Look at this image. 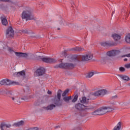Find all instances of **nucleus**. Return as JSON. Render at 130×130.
I'll return each instance as SVG.
<instances>
[{"mask_svg": "<svg viewBox=\"0 0 130 130\" xmlns=\"http://www.w3.org/2000/svg\"><path fill=\"white\" fill-rule=\"evenodd\" d=\"M112 104H114V103H113Z\"/></svg>", "mask_w": 130, "mask_h": 130, "instance_id": "54", "label": "nucleus"}, {"mask_svg": "<svg viewBox=\"0 0 130 130\" xmlns=\"http://www.w3.org/2000/svg\"><path fill=\"white\" fill-rule=\"evenodd\" d=\"M22 19H26V21H28V20H36L34 18V15L30 11H23L22 13Z\"/></svg>", "mask_w": 130, "mask_h": 130, "instance_id": "3", "label": "nucleus"}, {"mask_svg": "<svg viewBox=\"0 0 130 130\" xmlns=\"http://www.w3.org/2000/svg\"><path fill=\"white\" fill-rule=\"evenodd\" d=\"M4 126H6L7 128H10L11 126H12V125L11 124H6L5 123H2L0 124V128L1 130H5L4 129Z\"/></svg>", "mask_w": 130, "mask_h": 130, "instance_id": "17", "label": "nucleus"}, {"mask_svg": "<svg viewBox=\"0 0 130 130\" xmlns=\"http://www.w3.org/2000/svg\"><path fill=\"white\" fill-rule=\"evenodd\" d=\"M24 124H25V122L23 120H21L20 121L14 123L13 124V126L19 127V126H22L24 125Z\"/></svg>", "mask_w": 130, "mask_h": 130, "instance_id": "16", "label": "nucleus"}, {"mask_svg": "<svg viewBox=\"0 0 130 130\" xmlns=\"http://www.w3.org/2000/svg\"><path fill=\"white\" fill-rule=\"evenodd\" d=\"M69 92H70V90L69 89H66V90H64V92L62 93V96H67V94H68V93H69Z\"/></svg>", "mask_w": 130, "mask_h": 130, "instance_id": "27", "label": "nucleus"}, {"mask_svg": "<svg viewBox=\"0 0 130 130\" xmlns=\"http://www.w3.org/2000/svg\"><path fill=\"white\" fill-rule=\"evenodd\" d=\"M64 20L63 19H61V20H60L59 21V24L60 25H64Z\"/></svg>", "mask_w": 130, "mask_h": 130, "instance_id": "39", "label": "nucleus"}, {"mask_svg": "<svg viewBox=\"0 0 130 130\" xmlns=\"http://www.w3.org/2000/svg\"><path fill=\"white\" fill-rule=\"evenodd\" d=\"M128 86H130V83L128 84Z\"/></svg>", "mask_w": 130, "mask_h": 130, "instance_id": "52", "label": "nucleus"}, {"mask_svg": "<svg viewBox=\"0 0 130 130\" xmlns=\"http://www.w3.org/2000/svg\"><path fill=\"white\" fill-rule=\"evenodd\" d=\"M107 60H108V57L106 56L102 58V59H101V62L103 63V64H105Z\"/></svg>", "mask_w": 130, "mask_h": 130, "instance_id": "22", "label": "nucleus"}, {"mask_svg": "<svg viewBox=\"0 0 130 130\" xmlns=\"http://www.w3.org/2000/svg\"><path fill=\"white\" fill-rule=\"evenodd\" d=\"M125 40L127 43L130 44V34L125 36Z\"/></svg>", "mask_w": 130, "mask_h": 130, "instance_id": "26", "label": "nucleus"}, {"mask_svg": "<svg viewBox=\"0 0 130 130\" xmlns=\"http://www.w3.org/2000/svg\"><path fill=\"white\" fill-rule=\"evenodd\" d=\"M54 69H65V70H71L75 68V65L72 63H61L54 66Z\"/></svg>", "mask_w": 130, "mask_h": 130, "instance_id": "2", "label": "nucleus"}, {"mask_svg": "<svg viewBox=\"0 0 130 130\" xmlns=\"http://www.w3.org/2000/svg\"><path fill=\"white\" fill-rule=\"evenodd\" d=\"M38 59H41L44 62H46L47 63H55L57 60L54 58H51L50 57H43V56H38Z\"/></svg>", "mask_w": 130, "mask_h": 130, "instance_id": "7", "label": "nucleus"}, {"mask_svg": "<svg viewBox=\"0 0 130 130\" xmlns=\"http://www.w3.org/2000/svg\"><path fill=\"white\" fill-rule=\"evenodd\" d=\"M113 14H114V12H113L112 13V15H113Z\"/></svg>", "mask_w": 130, "mask_h": 130, "instance_id": "50", "label": "nucleus"}, {"mask_svg": "<svg viewBox=\"0 0 130 130\" xmlns=\"http://www.w3.org/2000/svg\"><path fill=\"white\" fill-rule=\"evenodd\" d=\"M1 2H5V3H9L10 4H14V0H0Z\"/></svg>", "mask_w": 130, "mask_h": 130, "instance_id": "30", "label": "nucleus"}, {"mask_svg": "<svg viewBox=\"0 0 130 130\" xmlns=\"http://www.w3.org/2000/svg\"><path fill=\"white\" fill-rule=\"evenodd\" d=\"M102 45L103 46H115L117 45L116 43H114V42H111L109 43L105 42L102 43Z\"/></svg>", "mask_w": 130, "mask_h": 130, "instance_id": "14", "label": "nucleus"}, {"mask_svg": "<svg viewBox=\"0 0 130 130\" xmlns=\"http://www.w3.org/2000/svg\"><path fill=\"white\" fill-rule=\"evenodd\" d=\"M94 75V72H90L88 74L87 78H91Z\"/></svg>", "mask_w": 130, "mask_h": 130, "instance_id": "34", "label": "nucleus"}, {"mask_svg": "<svg viewBox=\"0 0 130 130\" xmlns=\"http://www.w3.org/2000/svg\"><path fill=\"white\" fill-rule=\"evenodd\" d=\"M36 73L38 77L43 76L45 74V69L42 67H40L37 70Z\"/></svg>", "mask_w": 130, "mask_h": 130, "instance_id": "10", "label": "nucleus"}, {"mask_svg": "<svg viewBox=\"0 0 130 130\" xmlns=\"http://www.w3.org/2000/svg\"><path fill=\"white\" fill-rule=\"evenodd\" d=\"M27 130H38V127L29 128Z\"/></svg>", "mask_w": 130, "mask_h": 130, "instance_id": "42", "label": "nucleus"}, {"mask_svg": "<svg viewBox=\"0 0 130 130\" xmlns=\"http://www.w3.org/2000/svg\"><path fill=\"white\" fill-rule=\"evenodd\" d=\"M92 115H101L100 109H98L91 113Z\"/></svg>", "mask_w": 130, "mask_h": 130, "instance_id": "23", "label": "nucleus"}, {"mask_svg": "<svg viewBox=\"0 0 130 130\" xmlns=\"http://www.w3.org/2000/svg\"><path fill=\"white\" fill-rule=\"evenodd\" d=\"M119 52H120L118 50H113L107 52V55H108V56H115V55H117Z\"/></svg>", "mask_w": 130, "mask_h": 130, "instance_id": "11", "label": "nucleus"}, {"mask_svg": "<svg viewBox=\"0 0 130 130\" xmlns=\"http://www.w3.org/2000/svg\"><path fill=\"white\" fill-rule=\"evenodd\" d=\"M11 98L12 99L13 101H14V102H16L17 104H20V103H21L20 102H18V101H17V97L12 96Z\"/></svg>", "mask_w": 130, "mask_h": 130, "instance_id": "29", "label": "nucleus"}, {"mask_svg": "<svg viewBox=\"0 0 130 130\" xmlns=\"http://www.w3.org/2000/svg\"><path fill=\"white\" fill-rule=\"evenodd\" d=\"M72 50H74V51L80 52V51H83V50H84V48L81 47H76V48H73Z\"/></svg>", "mask_w": 130, "mask_h": 130, "instance_id": "25", "label": "nucleus"}, {"mask_svg": "<svg viewBox=\"0 0 130 130\" xmlns=\"http://www.w3.org/2000/svg\"><path fill=\"white\" fill-rule=\"evenodd\" d=\"M47 93L49 95H51V94H52V92L51 91H50V90H48Z\"/></svg>", "mask_w": 130, "mask_h": 130, "instance_id": "46", "label": "nucleus"}, {"mask_svg": "<svg viewBox=\"0 0 130 130\" xmlns=\"http://www.w3.org/2000/svg\"><path fill=\"white\" fill-rule=\"evenodd\" d=\"M35 105H36L37 106L40 105V100H39L36 101L35 103Z\"/></svg>", "mask_w": 130, "mask_h": 130, "instance_id": "36", "label": "nucleus"}, {"mask_svg": "<svg viewBox=\"0 0 130 130\" xmlns=\"http://www.w3.org/2000/svg\"><path fill=\"white\" fill-rule=\"evenodd\" d=\"M57 30H60V28H57Z\"/></svg>", "mask_w": 130, "mask_h": 130, "instance_id": "51", "label": "nucleus"}, {"mask_svg": "<svg viewBox=\"0 0 130 130\" xmlns=\"http://www.w3.org/2000/svg\"><path fill=\"white\" fill-rule=\"evenodd\" d=\"M77 100H78V94H76L74 96L72 102H73V103H75V102H77Z\"/></svg>", "mask_w": 130, "mask_h": 130, "instance_id": "31", "label": "nucleus"}, {"mask_svg": "<svg viewBox=\"0 0 130 130\" xmlns=\"http://www.w3.org/2000/svg\"><path fill=\"white\" fill-rule=\"evenodd\" d=\"M0 85L3 86H10V85H20L19 82L16 81H11L9 79H3L0 81Z\"/></svg>", "mask_w": 130, "mask_h": 130, "instance_id": "6", "label": "nucleus"}, {"mask_svg": "<svg viewBox=\"0 0 130 130\" xmlns=\"http://www.w3.org/2000/svg\"><path fill=\"white\" fill-rule=\"evenodd\" d=\"M119 77L123 81H129V77L126 75H119Z\"/></svg>", "mask_w": 130, "mask_h": 130, "instance_id": "20", "label": "nucleus"}, {"mask_svg": "<svg viewBox=\"0 0 130 130\" xmlns=\"http://www.w3.org/2000/svg\"><path fill=\"white\" fill-rule=\"evenodd\" d=\"M21 32H22V34H29V30L26 29L21 30Z\"/></svg>", "mask_w": 130, "mask_h": 130, "instance_id": "28", "label": "nucleus"}, {"mask_svg": "<svg viewBox=\"0 0 130 130\" xmlns=\"http://www.w3.org/2000/svg\"><path fill=\"white\" fill-rule=\"evenodd\" d=\"M60 128V126L59 125L54 126V128Z\"/></svg>", "mask_w": 130, "mask_h": 130, "instance_id": "47", "label": "nucleus"}, {"mask_svg": "<svg viewBox=\"0 0 130 130\" xmlns=\"http://www.w3.org/2000/svg\"><path fill=\"white\" fill-rule=\"evenodd\" d=\"M90 99H87L86 96H82L80 99V102L82 104H88Z\"/></svg>", "mask_w": 130, "mask_h": 130, "instance_id": "12", "label": "nucleus"}, {"mask_svg": "<svg viewBox=\"0 0 130 130\" xmlns=\"http://www.w3.org/2000/svg\"><path fill=\"white\" fill-rule=\"evenodd\" d=\"M108 93V91L105 89H100L91 94V96H94V97H103L105 95H106Z\"/></svg>", "mask_w": 130, "mask_h": 130, "instance_id": "4", "label": "nucleus"}, {"mask_svg": "<svg viewBox=\"0 0 130 130\" xmlns=\"http://www.w3.org/2000/svg\"><path fill=\"white\" fill-rule=\"evenodd\" d=\"M63 55L65 57H67V51H64L63 52Z\"/></svg>", "mask_w": 130, "mask_h": 130, "instance_id": "45", "label": "nucleus"}, {"mask_svg": "<svg viewBox=\"0 0 130 130\" xmlns=\"http://www.w3.org/2000/svg\"><path fill=\"white\" fill-rule=\"evenodd\" d=\"M1 93H2V91L0 90V94H1Z\"/></svg>", "mask_w": 130, "mask_h": 130, "instance_id": "53", "label": "nucleus"}, {"mask_svg": "<svg viewBox=\"0 0 130 130\" xmlns=\"http://www.w3.org/2000/svg\"><path fill=\"white\" fill-rule=\"evenodd\" d=\"M15 54L18 57H27L28 56V54L26 53L15 52Z\"/></svg>", "mask_w": 130, "mask_h": 130, "instance_id": "13", "label": "nucleus"}, {"mask_svg": "<svg viewBox=\"0 0 130 130\" xmlns=\"http://www.w3.org/2000/svg\"><path fill=\"white\" fill-rule=\"evenodd\" d=\"M112 37L113 38L115 41H118L121 38L120 36L116 34H114L112 35Z\"/></svg>", "mask_w": 130, "mask_h": 130, "instance_id": "18", "label": "nucleus"}, {"mask_svg": "<svg viewBox=\"0 0 130 130\" xmlns=\"http://www.w3.org/2000/svg\"><path fill=\"white\" fill-rule=\"evenodd\" d=\"M75 108L77 109V110L83 111L86 110V109H94V107H88L81 103H78L75 105Z\"/></svg>", "mask_w": 130, "mask_h": 130, "instance_id": "8", "label": "nucleus"}, {"mask_svg": "<svg viewBox=\"0 0 130 130\" xmlns=\"http://www.w3.org/2000/svg\"><path fill=\"white\" fill-rule=\"evenodd\" d=\"M124 68H125V69H130V63L128 64H125L124 65Z\"/></svg>", "mask_w": 130, "mask_h": 130, "instance_id": "37", "label": "nucleus"}, {"mask_svg": "<svg viewBox=\"0 0 130 130\" xmlns=\"http://www.w3.org/2000/svg\"><path fill=\"white\" fill-rule=\"evenodd\" d=\"M14 75L16 77H23V78H25V71L23 70L21 72L15 73L14 74Z\"/></svg>", "mask_w": 130, "mask_h": 130, "instance_id": "15", "label": "nucleus"}, {"mask_svg": "<svg viewBox=\"0 0 130 130\" xmlns=\"http://www.w3.org/2000/svg\"><path fill=\"white\" fill-rule=\"evenodd\" d=\"M81 115V116H85V115H86L85 114H84V115Z\"/></svg>", "mask_w": 130, "mask_h": 130, "instance_id": "49", "label": "nucleus"}, {"mask_svg": "<svg viewBox=\"0 0 130 130\" xmlns=\"http://www.w3.org/2000/svg\"><path fill=\"white\" fill-rule=\"evenodd\" d=\"M77 60H81V61H88L93 58V55L87 54L82 56H79L77 57Z\"/></svg>", "mask_w": 130, "mask_h": 130, "instance_id": "5", "label": "nucleus"}, {"mask_svg": "<svg viewBox=\"0 0 130 130\" xmlns=\"http://www.w3.org/2000/svg\"><path fill=\"white\" fill-rule=\"evenodd\" d=\"M126 56L127 57H130V53L121 56V57H125Z\"/></svg>", "mask_w": 130, "mask_h": 130, "instance_id": "40", "label": "nucleus"}, {"mask_svg": "<svg viewBox=\"0 0 130 130\" xmlns=\"http://www.w3.org/2000/svg\"><path fill=\"white\" fill-rule=\"evenodd\" d=\"M14 35V29H13L12 26H10L6 30V36L7 38H13Z\"/></svg>", "mask_w": 130, "mask_h": 130, "instance_id": "9", "label": "nucleus"}, {"mask_svg": "<svg viewBox=\"0 0 130 130\" xmlns=\"http://www.w3.org/2000/svg\"><path fill=\"white\" fill-rule=\"evenodd\" d=\"M117 95H114L113 96H111L110 99L111 100H114L115 99H117Z\"/></svg>", "mask_w": 130, "mask_h": 130, "instance_id": "38", "label": "nucleus"}, {"mask_svg": "<svg viewBox=\"0 0 130 130\" xmlns=\"http://www.w3.org/2000/svg\"><path fill=\"white\" fill-rule=\"evenodd\" d=\"M119 70L121 73H124L125 72V68L123 67H120Z\"/></svg>", "mask_w": 130, "mask_h": 130, "instance_id": "33", "label": "nucleus"}, {"mask_svg": "<svg viewBox=\"0 0 130 130\" xmlns=\"http://www.w3.org/2000/svg\"><path fill=\"white\" fill-rule=\"evenodd\" d=\"M106 110H107V112H111V111H113V108L106 107Z\"/></svg>", "mask_w": 130, "mask_h": 130, "instance_id": "32", "label": "nucleus"}, {"mask_svg": "<svg viewBox=\"0 0 130 130\" xmlns=\"http://www.w3.org/2000/svg\"><path fill=\"white\" fill-rule=\"evenodd\" d=\"M8 51H9V52H13V51H14V50H13V49L12 48H8Z\"/></svg>", "mask_w": 130, "mask_h": 130, "instance_id": "44", "label": "nucleus"}, {"mask_svg": "<svg viewBox=\"0 0 130 130\" xmlns=\"http://www.w3.org/2000/svg\"><path fill=\"white\" fill-rule=\"evenodd\" d=\"M63 100L64 101V102H67V103H69L70 101L72 100V96H63Z\"/></svg>", "mask_w": 130, "mask_h": 130, "instance_id": "21", "label": "nucleus"}, {"mask_svg": "<svg viewBox=\"0 0 130 130\" xmlns=\"http://www.w3.org/2000/svg\"><path fill=\"white\" fill-rule=\"evenodd\" d=\"M21 100H24V101H28V98L26 97V96H24V98H22L21 99Z\"/></svg>", "mask_w": 130, "mask_h": 130, "instance_id": "41", "label": "nucleus"}, {"mask_svg": "<svg viewBox=\"0 0 130 130\" xmlns=\"http://www.w3.org/2000/svg\"><path fill=\"white\" fill-rule=\"evenodd\" d=\"M100 109V113H101V115H103L105 113H107V110H106V107L101 108Z\"/></svg>", "mask_w": 130, "mask_h": 130, "instance_id": "19", "label": "nucleus"}, {"mask_svg": "<svg viewBox=\"0 0 130 130\" xmlns=\"http://www.w3.org/2000/svg\"><path fill=\"white\" fill-rule=\"evenodd\" d=\"M1 20H2V24L4 25V26H7V25L8 24V20H7V18H1Z\"/></svg>", "mask_w": 130, "mask_h": 130, "instance_id": "24", "label": "nucleus"}, {"mask_svg": "<svg viewBox=\"0 0 130 130\" xmlns=\"http://www.w3.org/2000/svg\"><path fill=\"white\" fill-rule=\"evenodd\" d=\"M8 96H9L10 98H11L13 96V93L11 92V91H8L7 93Z\"/></svg>", "mask_w": 130, "mask_h": 130, "instance_id": "35", "label": "nucleus"}, {"mask_svg": "<svg viewBox=\"0 0 130 130\" xmlns=\"http://www.w3.org/2000/svg\"><path fill=\"white\" fill-rule=\"evenodd\" d=\"M124 61H127V58H124Z\"/></svg>", "mask_w": 130, "mask_h": 130, "instance_id": "48", "label": "nucleus"}, {"mask_svg": "<svg viewBox=\"0 0 130 130\" xmlns=\"http://www.w3.org/2000/svg\"><path fill=\"white\" fill-rule=\"evenodd\" d=\"M80 127H75L72 130H80Z\"/></svg>", "mask_w": 130, "mask_h": 130, "instance_id": "43", "label": "nucleus"}, {"mask_svg": "<svg viewBox=\"0 0 130 130\" xmlns=\"http://www.w3.org/2000/svg\"><path fill=\"white\" fill-rule=\"evenodd\" d=\"M61 93L62 91L61 89H59L57 91V95H55L54 98L52 100V102L54 104H51L47 107H45V110H52L53 108H55L56 106H62V103L60 102V98H61Z\"/></svg>", "mask_w": 130, "mask_h": 130, "instance_id": "1", "label": "nucleus"}]
</instances>
